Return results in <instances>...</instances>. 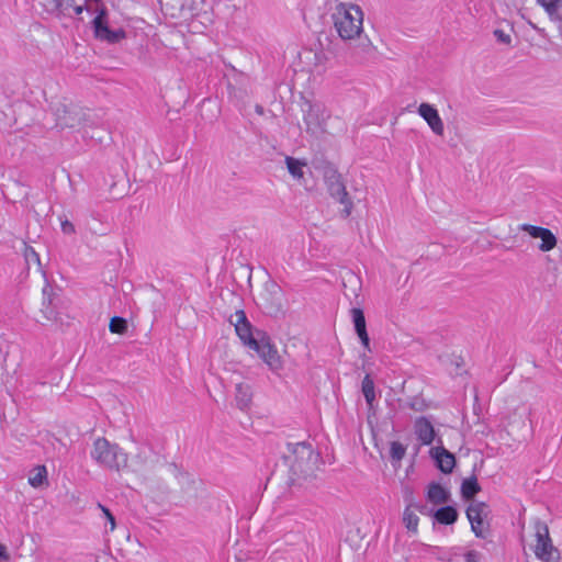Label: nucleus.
<instances>
[{
    "instance_id": "38",
    "label": "nucleus",
    "mask_w": 562,
    "mask_h": 562,
    "mask_svg": "<svg viewBox=\"0 0 562 562\" xmlns=\"http://www.w3.org/2000/svg\"><path fill=\"white\" fill-rule=\"evenodd\" d=\"M74 10H75L76 14H81L83 12V10H86V5L85 7L83 5H76L74 8Z\"/></svg>"
},
{
    "instance_id": "39",
    "label": "nucleus",
    "mask_w": 562,
    "mask_h": 562,
    "mask_svg": "<svg viewBox=\"0 0 562 562\" xmlns=\"http://www.w3.org/2000/svg\"><path fill=\"white\" fill-rule=\"evenodd\" d=\"M411 407H412L413 409H415V411H420V409H422V407H416V403H412V404H411Z\"/></svg>"
},
{
    "instance_id": "30",
    "label": "nucleus",
    "mask_w": 562,
    "mask_h": 562,
    "mask_svg": "<svg viewBox=\"0 0 562 562\" xmlns=\"http://www.w3.org/2000/svg\"><path fill=\"white\" fill-rule=\"evenodd\" d=\"M98 508L101 509L102 514L104 515L105 519L110 522V529L111 530H114L115 529V518L114 516L112 515V513L110 512L109 508H106L105 506H103L102 504H98Z\"/></svg>"
},
{
    "instance_id": "18",
    "label": "nucleus",
    "mask_w": 562,
    "mask_h": 562,
    "mask_svg": "<svg viewBox=\"0 0 562 562\" xmlns=\"http://www.w3.org/2000/svg\"><path fill=\"white\" fill-rule=\"evenodd\" d=\"M543 8L550 21L562 23V0H536Z\"/></svg>"
},
{
    "instance_id": "40",
    "label": "nucleus",
    "mask_w": 562,
    "mask_h": 562,
    "mask_svg": "<svg viewBox=\"0 0 562 562\" xmlns=\"http://www.w3.org/2000/svg\"><path fill=\"white\" fill-rule=\"evenodd\" d=\"M177 1H178V2H179V4H180L179 11H181V10H182V8H183V2H182V0H177Z\"/></svg>"
},
{
    "instance_id": "1",
    "label": "nucleus",
    "mask_w": 562,
    "mask_h": 562,
    "mask_svg": "<svg viewBox=\"0 0 562 562\" xmlns=\"http://www.w3.org/2000/svg\"><path fill=\"white\" fill-rule=\"evenodd\" d=\"M288 452L285 460L289 464L290 480L293 484L304 485L316 477L321 457L311 443L305 441L288 443Z\"/></svg>"
},
{
    "instance_id": "36",
    "label": "nucleus",
    "mask_w": 562,
    "mask_h": 562,
    "mask_svg": "<svg viewBox=\"0 0 562 562\" xmlns=\"http://www.w3.org/2000/svg\"><path fill=\"white\" fill-rule=\"evenodd\" d=\"M95 9H97V3L94 1L86 0V10L87 11H93L98 14Z\"/></svg>"
},
{
    "instance_id": "33",
    "label": "nucleus",
    "mask_w": 562,
    "mask_h": 562,
    "mask_svg": "<svg viewBox=\"0 0 562 562\" xmlns=\"http://www.w3.org/2000/svg\"><path fill=\"white\" fill-rule=\"evenodd\" d=\"M10 561V554L8 553L7 547L3 544H0V562H9Z\"/></svg>"
},
{
    "instance_id": "43",
    "label": "nucleus",
    "mask_w": 562,
    "mask_h": 562,
    "mask_svg": "<svg viewBox=\"0 0 562 562\" xmlns=\"http://www.w3.org/2000/svg\"><path fill=\"white\" fill-rule=\"evenodd\" d=\"M160 4H161V5H166V10L168 11V8H167L168 3H164V0H161V1H160Z\"/></svg>"
},
{
    "instance_id": "13",
    "label": "nucleus",
    "mask_w": 562,
    "mask_h": 562,
    "mask_svg": "<svg viewBox=\"0 0 562 562\" xmlns=\"http://www.w3.org/2000/svg\"><path fill=\"white\" fill-rule=\"evenodd\" d=\"M418 114L426 121L430 130L438 136H442L445 132L443 122L438 110L429 103H420L417 110Z\"/></svg>"
},
{
    "instance_id": "8",
    "label": "nucleus",
    "mask_w": 562,
    "mask_h": 562,
    "mask_svg": "<svg viewBox=\"0 0 562 562\" xmlns=\"http://www.w3.org/2000/svg\"><path fill=\"white\" fill-rule=\"evenodd\" d=\"M325 181L330 196L344 205V217H348L351 214L353 203L349 198L346 186L341 180V176L336 170H331L326 173Z\"/></svg>"
},
{
    "instance_id": "41",
    "label": "nucleus",
    "mask_w": 562,
    "mask_h": 562,
    "mask_svg": "<svg viewBox=\"0 0 562 562\" xmlns=\"http://www.w3.org/2000/svg\"><path fill=\"white\" fill-rule=\"evenodd\" d=\"M559 33H560V35H561V37H562V22H561V23H560V25H559Z\"/></svg>"
},
{
    "instance_id": "21",
    "label": "nucleus",
    "mask_w": 562,
    "mask_h": 562,
    "mask_svg": "<svg viewBox=\"0 0 562 562\" xmlns=\"http://www.w3.org/2000/svg\"><path fill=\"white\" fill-rule=\"evenodd\" d=\"M449 492L438 483H431L428 486L427 499L436 505L445 504L449 501Z\"/></svg>"
},
{
    "instance_id": "37",
    "label": "nucleus",
    "mask_w": 562,
    "mask_h": 562,
    "mask_svg": "<svg viewBox=\"0 0 562 562\" xmlns=\"http://www.w3.org/2000/svg\"><path fill=\"white\" fill-rule=\"evenodd\" d=\"M528 24L533 29L536 30L540 35L542 36H546V31L544 29H540L538 27L536 24H533L531 21H528Z\"/></svg>"
},
{
    "instance_id": "4",
    "label": "nucleus",
    "mask_w": 562,
    "mask_h": 562,
    "mask_svg": "<svg viewBox=\"0 0 562 562\" xmlns=\"http://www.w3.org/2000/svg\"><path fill=\"white\" fill-rule=\"evenodd\" d=\"M91 458L101 467L112 471H121L127 467L128 457L116 443L100 437L93 442Z\"/></svg>"
},
{
    "instance_id": "10",
    "label": "nucleus",
    "mask_w": 562,
    "mask_h": 562,
    "mask_svg": "<svg viewBox=\"0 0 562 562\" xmlns=\"http://www.w3.org/2000/svg\"><path fill=\"white\" fill-rule=\"evenodd\" d=\"M490 515V507L484 502H472L467 508V517L471 524V529L479 538H485L487 526L485 519Z\"/></svg>"
},
{
    "instance_id": "28",
    "label": "nucleus",
    "mask_w": 562,
    "mask_h": 562,
    "mask_svg": "<svg viewBox=\"0 0 562 562\" xmlns=\"http://www.w3.org/2000/svg\"><path fill=\"white\" fill-rule=\"evenodd\" d=\"M406 454V447L400 441L390 443V459L393 463H400Z\"/></svg>"
},
{
    "instance_id": "11",
    "label": "nucleus",
    "mask_w": 562,
    "mask_h": 562,
    "mask_svg": "<svg viewBox=\"0 0 562 562\" xmlns=\"http://www.w3.org/2000/svg\"><path fill=\"white\" fill-rule=\"evenodd\" d=\"M519 231L527 233L531 238L540 239L538 249L541 252H549L558 245L557 236L549 228L524 223L519 225Z\"/></svg>"
},
{
    "instance_id": "7",
    "label": "nucleus",
    "mask_w": 562,
    "mask_h": 562,
    "mask_svg": "<svg viewBox=\"0 0 562 562\" xmlns=\"http://www.w3.org/2000/svg\"><path fill=\"white\" fill-rule=\"evenodd\" d=\"M258 301L269 314H279L283 312V291L281 286L268 280L263 283L262 290L258 295Z\"/></svg>"
},
{
    "instance_id": "15",
    "label": "nucleus",
    "mask_w": 562,
    "mask_h": 562,
    "mask_svg": "<svg viewBox=\"0 0 562 562\" xmlns=\"http://www.w3.org/2000/svg\"><path fill=\"white\" fill-rule=\"evenodd\" d=\"M351 317H352L355 330L361 341V345L363 346L364 350L371 352L370 337L367 331V325H366V318H364L363 311L359 307H353L351 310Z\"/></svg>"
},
{
    "instance_id": "32",
    "label": "nucleus",
    "mask_w": 562,
    "mask_h": 562,
    "mask_svg": "<svg viewBox=\"0 0 562 562\" xmlns=\"http://www.w3.org/2000/svg\"><path fill=\"white\" fill-rule=\"evenodd\" d=\"M60 228H61V232L67 235L75 234V232H76L75 225L71 222H69L68 220H63L60 222Z\"/></svg>"
},
{
    "instance_id": "31",
    "label": "nucleus",
    "mask_w": 562,
    "mask_h": 562,
    "mask_svg": "<svg viewBox=\"0 0 562 562\" xmlns=\"http://www.w3.org/2000/svg\"><path fill=\"white\" fill-rule=\"evenodd\" d=\"M494 35L498 42L506 44V45H510L512 37L509 34L505 33L503 30H499V29L495 30Z\"/></svg>"
},
{
    "instance_id": "14",
    "label": "nucleus",
    "mask_w": 562,
    "mask_h": 562,
    "mask_svg": "<svg viewBox=\"0 0 562 562\" xmlns=\"http://www.w3.org/2000/svg\"><path fill=\"white\" fill-rule=\"evenodd\" d=\"M414 434L423 446H430L436 437V431L431 422L425 416L415 419Z\"/></svg>"
},
{
    "instance_id": "6",
    "label": "nucleus",
    "mask_w": 562,
    "mask_h": 562,
    "mask_svg": "<svg viewBox=\"0 0 562 562\" xmlns=\"http://www.w3.org/2000/svg\"><path fill=\"white\" fill-rule=\"evenodd\" d=\"M536 544L533 552L536 557L544 562H555L559 560V550L553 547L549 536V528L546 522L536 519L533 522Z\"/></svg>"
},
{
    "instance_id": "29",
    "label": "nucleus",
    "mask_w": 562,
    "mask_h": 562,
    "mask_svg": "<svg viewBox=\"0 0 562 562\" xmlns=\"http://www.w3.org/2000/svg\"><path fill=\"white\" fill-rule=\"evenodd\" d=\"M109 329L113 334H124L127 330V323L124 318L114 316L111 318Z\"/></svg>"
},
{
    "instance_id": "22",
    "label": "nucleus",
    "mask_w": 562,
    "mask_h": 562,
    "mask_svg": "<svg viewBox=\"0 0 562 562\" xmlns=\"http://www.w3.org/2000/svg\"><path fill=\"white\" fill-rule=\"evenodd\" d=\"M345 295L349 300H357L360 294L361 283L357 276L348 273L344 279Z\"/></svg>"
},
{
    "instance_id": "35",
    "label": "nucleus",
    "mask_w": 562,
    "mask_h": 562,
    "mask_svg": "<svg viewBox=\"0 0 562 562\" xmlns=\"http://www.w3.org/2000/svg\"><path fill=\"white\" fill-rule=\"evenodd\" d=\"M25 257H26V260H30L32 258L35 261L40 262L38 255L35 252V250L33 248H27L26 249Z\"/></svg>"
},
{
    "instance_id": "34",
    "label": "nucleus",
    "mask_w": 562,
    "mask_h": 562,
    "mask_svg": "<svg viewBox=\"0 0 562 562\" xmlns=\"http://www.w3.org/2000/svg\"><path fill=\"white\" fill-rule=\"evenodd\" d=\"M479 560H480V555L475 551H470L464 557L465 562H479Z\"/></svg>"
},
{
    "instance_id": "9",
    "label": "nucleus",
    "mask_w": 562,
    "mask_h": 562,
    "mask_svg": "<svg viewBox=\"0 0 562 562\" xmlns=\"http://www.w3.org/2000/svg\"><path fill=\"white\" fill-rule=\"evenodd\" d=\"M258 335H260V338L256 341L257 346H252L250 349L258 353L270 370L273 372L280 371L283 368V361L277 348L263 333H258Z\"/></svg>"
},
{
    "instance_id": "20",
    "label": "nucleus",
    "mask_w": 562,
    "mask_h": 562,
    "mask_svg": "<svg viewBox=\"0 0 562 562\" xmlns=\"http://www.w3.org/2000/svg\"><path fill=\"white\" fill-rule=\"evenodd\" d=\"M420 508H422V506L411 502L405 507L404 513H403V522H404L405 527L407 528L408 531H412L414 533L417 532L418 522H419V518L416 515V510H419Z\"/></svg>"
},
{
    "instance_id": "5",
    "label": "nucleus",
    "mask_w": 562,
    "mask_h": 562,
    "mask_svg": "<svg viewBox=\"0 0 562 562\" xmlns=\"http://www.w3.org/2000/svg\"><path fill=\"white\" fill-rule=\"evenodd\" d=\"M57 125L61 128H85L93 125L92 113L77 104H60L56 109Z\"/></svg>"
},
{
    "instance_id": "42",
    "label": "nucleus",
    "mask_w": 562,
    "mask_h": 562,
    "mask_svg": "<svg viewBox=\"0 0 562 562\" xmlns=\"http://www.w3.org/2000/svg\"><path fill=\"white\" fill-rule=\"evenodd\" d=\"M170 15L171 16H178V13H176L175 11H170Z\"/></svg>"
},
{
    "instance_id": "23",
    "label": "nucleus",
    "mask_w": 562,
    "mask_h": 562,
    "mask_svg": "<svg viewBox=\"0 0 562 562\" xmlns=\"http://www.w3.org/2000/svg\"><path fill=\"white\" fill-rule=\"evenodd\" d=\"M29 484L34 487L38 488L44 485H48L47 480V470L45 465H36L33 468L29 474Z\"/></svg>"
},
{
    "instance_id": "17",
    "label": "nucleus",
    "mask_w": 562,
    "mask_h": 562,
    "mask_svg": "<svg viewBox=\"0 0 562 562\" xmlns=\"http://www.w3.org/2000/svg\"><path fill=\"white\" fill-rule=\"evenodd\" d=\"M235 401L239 409H247L252 401L251 386L245 382L237 383L235 386Z\"/></svg>"
},
{
    "instance_id": "19",
    "label": "nucleus",
    "mask_w": 562,
    "mask_h": 562,
    "mask_svg": "<svg viewBox=\"0 0 562 562\" xmlns=\"http://www.w3.org/2000/svg\"><path fill=\"white\" fill-rule=\"evenodd\" d=\"M284 161L292 178L302 183L304 181V169L307 167V162L291 156H286Z\"/></svg>"
},
{
    "instance_id": "16",
    "label": "nucleus",
    "mask_w": 562,
    "mask_h": 562,
    "mask_svg": "<svg viewBox=\"0 0 562 562\" xmlns=\"http://www.w3.org/2000/svg\"><path fill=\"white\" fill-rule=\"evenodd\" d=\"M431 454L436 459L438 468L443 473H450L453 470L456 465L454 456L442 446L432 448Z\"/></svg>"
},
{
    "instance_id": "24",
    "label": "nucleus",
    "mask_w": 562,
    "mask_h": 562,
    "mask_svg": "<svg viewBox=\"0 0 562 562\" xmlns=\"http://www.w3.org/2000/svg\"><path fill=\"white\" fill-rule=\"evenodd\" d=\"M481 491V486L477 483V479L475 475L463 480L461 484V495L464 499H472L479 492Z\"/></svg>"
},
{
    "instance_id": "2",
    "label": "nucleus",
    "mask_w": 562,
    "mask_h": 562,
    "mask_svg": "<svg viewBox=\"0 0 562 562\" xmlns=\"http://www.w3.org/2000/svg\"><path fill=\"white\" fill-rule=\"evenodd\" d=\"M302 111L305 130L314 137H323L326 134H334L344 128L341 120L338 116H333L322 102L305 100Z\"/></svg>"
},
{
    "instance_id": "12",
    "label": "nucleus",
    "mask_w": 562,
    "mask_h": 562,
    "mask_svg": "<svg viewBox=\"0 0 562 562\" xmlns=\"http://www.w3.org/2000/svg\"><path fill=\"white\" fill-rule=\"evenodd\" d=\"M229 322L234 325L237 336L240 338L245 346H247L249 349L252 346H257L256 341L260 338V335H258V333L256 336L252 335L251 325L248 322L244 311H236L235 314L231 316Z\"/></svg>"
},
{
    "instance_id": "3",
    "label": "nucleus",
    "mask_w": 562,
    "mask_h": 562,
    "mask_svg": "<svg viewBox=\"0 0 562 562\" xmlns=\"http://www.w3.org/2000/svg\"><path fill=\"white\" fill-rule=\"evenodd\" d=\"M335 30L344 41L355 40L363 31V12L353 3L340 2L333 13Z\"/></svg>"
},
{
    "instance_id": "25",
    "label": "nucleus",
    "mask_w": 562,
    "mask_h": 562,
    "mask_svg": "<svg viewBox=\"0 0 562 562\" xmlns=\"http://www.w3.org/2000/svg\"><path fill=\"white\" fill-rule=\"evenodd\" d=\"M435 518L443 525H452L458 519V512L452 506H445L436 510Z\"/></svg>"
},
{
    "instance_id": "26",
    "label": "nucleus",
    "mask_w": 562,
    "mask_h": 562,
    "mask_svg": "<svg viewBox=\"0 0 562 562\" xmlns=\"http://www.w3.org/2000/svg\"><path fill=\"white\" fill-rule=\"evenodd\" d=\"M52 289L46 285L43 289V305L46 306L41 312L43 314V318L46 321H55L56 319V313L53 308L49 307L52 304V295H50Z\"/></svg>"
},
{
    "instance_id": "27",
    "label": "nucleus",
    "mask_w": 562,
    "mask_h": 562,
    "mask_svg": "<svg viewBox=\"0 0 562 562\" xmlns=\"http://www.w3.org/2000/svg\"><path fill=\"white\" fill-rule=\"evenodd\" d=\"M361 390L367 404L371 407L375 401L374 382L369 374L362 380Z\"/></svg>"
}]
</instances>
